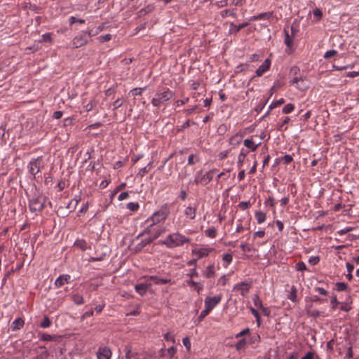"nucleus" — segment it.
<instances>
[{
  "instance_id": "obj_1",
  "label": "nucleus",
  "mask_w": 359,
  "mask_h": 359,
  "mask_svg": "<svg viewBox=\"0 0 359 359\" xmlns=\"http://www.w3.org/2000/svg\"><path fill=\"white\" fill-rule=\"evenodd\" d=\"M170 215V209L167 205L161 206L157 211L154 212L149 217L144 221V232L154 233V237H158L163 233V229L158 226L163 222Z\"/></svg>"
},
{
  "instance_id": "obj_2",
  "label": "nucleus",
  "mask_w": 359,
  "mask_h": 359,
  "mask_svg": "<svg viewBox=\"0 0 359 359\" xmlns=\"http://www.w3.org/2000/svg\"><path fill=\"white\" fill-rule=\"evenodd\" d=\"M190 241L191 238L180 232H174L168 235L164 240L161 241V243L165 245L168 248L172 249L189 243Z\"/></svg>"
},
{
  "instance_id": "obj_3",
  "label": "nucleus",
  "mask_w": 359,
  "mask_h": 359,
  "mask_svg": "<svg viewBox=\"0 0 359 359\" xmlns=\"http://www.w3.org/2000/svg\"><path fill=\"white\" fill-rule=\"evenodd\" d=\"M173 96L174 93L171 90L168 88H162L156 92L154 97L151 100V104L154 107H159Z\"/></svg>"
},
{
  "instance_id": "obj_4",
  "label": "nucleus",
  "mask_w": 359,
  "mask_h": 359,
  "mask_svg": "<svg viewBox=\"0 0 359 359\" xmlns=\"http://www.w3.org/2000/svg\"><path fill=\"white\" fill-rule=\"evenodd\" d=\"M46 198L43 196H37L29 200V207L32 212H40L44 208Z\"/></svg>"
},
{
  "instance_id": "obj_5",
  "label": "nucleus",
  "mask_w": 359,
  "mask_h": 359,
  "mask_svg": "<svg viewBox=\"0 0 359 359\" xmlns=\"http://www.w3.org/2000/svg\"><path fill=\"white\" fill-rule=\"evenodd\" d=\"M215 171V169H212L205 174H203L201 171L198 172L196 174L194 182L203 186L208 184L212 180Z\"/></svg>"
},
{
  "instance_id": "obj_6",
  "label": "nucleus",
  "mask_w": 359,
  "mask_h": 359,
  "mask_svg": "<svg viewBox=\"0 0 359 359\" xmlns=\"http://www.w3.org/2000/svg\"><path fill=\"white\" fill-rule=\"evenodd\" d=\"M89 37L88 32H81L74 37L72 41V48H78L86 45L88 41Z\"/></svg>"
},
{
  "instance_id": "obj_7",
  "label": "nucleus",
  "mask_w": 359,
  "mask_h": 359,
  "mask_svg": "<svg viewBox=\"0 0 359 359\" xmlns=\"http://www.w3.org/2000/svg\"><path fill=\"white\" fill-rule=\"evenodd\" d=\"M42 164L43 159L41 156L32 159L27 165L29 172L35 177L40 172Z\"/></svg>"
},
{
  "instance_id": "obj_8",
  "label": "nucleus",
  "mask_w": 359,
  "mask_h": 359,
  "mask_svg": "<svg viewBox=\"0 0 359 359\" xmlns=\"http://www.w3.org/2000/svg\"><path fill=\"white\" fill-rule=\"evenodd\" d=\"M257 137V135H252L243 140V144L248 149V151H249V152L255 151L261 145V140H259V142H256Z\"/></svg>"
},
{
  "instance_id": "obj_9",
  "label": "nucleus",
  "mask_w": 359,
  "mask_h": 359,
  "mask_svg": "<svg viewBox=\"0 0 359 359\" xmlns=\"http://www.w3.org/2000/svg\"><path fill=\"white\" fill-rule=\"evenodd\" d=\"M222 299V294H218L214 297H207L204 301L205 307L211 311L221 302Z\"/></svg>"
},
{
  "instance_id": "obj_10",
  "label": "nucleus",
  "mask_w": 359,
  "mask_h": 359,
  "mask_svg": "<svg viewBox=\"0 0 359 359\" xmlns=\"http://www.w3.org/2000/svg\"><path fill=\"white\" fill-rule=\"evenodd\" d=\"M97 359H111L112 352L109 347L101 346L96 353Z\"/></svg>"
},
{
  "instance_id": "obj_11",
  "label": "nucleus",
  "mask_w": 359,
  "mask_h": 359,
  "mask_svg": "<svg viewBox=\"0 0 359 359\" xmlns=\"http://www.w3.org/2000/svg\"><path fill=\"white\" fill-rule=\"evenodd\" d=\"M250 287H251L250 283L244 281V282H241V283L236 284L233 287V290L238 291L243 297H245L249 292Z\"/></svg>"
},
{
  "instance_id": "obj_12",
  "label": "nucleus",
  "mask_w": 359,
  "mask_h": 359,
  "mask_svg": "<svg viewBox=\"0 0 359 359\" xmlns=\"http://www.w3.org/2000/svg\"><path fill=\"white\" fill-rule=\"evenodd\" d=\"M271 65V60L269 58L266 59L264 62L257 68L255 72L256 76L258 77L262 76L267 71L269 70Z\"/></svg>"
},
{
  "instance_id": "obj_13",
  "label": "nucleus",
  "mask_w": 359,
  "mask_h": 359,
  "mask_svg": "<svg viewBox=\"0 0 359 359\" xmlns=\"http://www.w3.org/2000/svg\"><path fill=\"white\" fill-rule=\"evenodd\" d=\"M151 286L150 283H141L136 284L135 285V290L137 293H138L141 296H144L147 290Z\"/></svg>"
},
{
  "instance_id": "obj_14",
  "label": "nucleus",
  "mask_w": 359,
  "mask_h": 359,
  "mask_svg": "<svg viewBox=\"0 0 359 359\" xmlns=\"http://www.w3.org/2000/svg\"><path fill=\"white\" fill-rule=\"evenodd\" d=\"M197 205L191 206L189 205L185 208L184 214L185 217L189 219H194L196 215Z\"/></svg>"
},
{
  "instance_id": "obj_15",
  "label": "nucleus",
  "mask_w": 359,
  "mask_h": 359,
  "mask_svg": "<svg viewBox=\"0 0 359 359\" xmlns=\"http://www.w3.org/2000/svg\"><path fill=\"white\" fill-rule=\"evenodd\" d=\"M214 250L213 248H201L200 249H196L192 251L193 254L197 255L198 259H201L204 257H207L209 254Z\"/></svg>"
},
{
  "instance_id": "obj_16",
  "label": "nucleus",
  "mask_w": 359,
  "mask_h": 359,
  "mask_svg": "<svg viewBox=\"0 0 359 359\" xmlns=\"http://www.w3.org/2000/svg\"><path fill=\"white\" fill-rule=\"evenodd\" d=\"M71 279V276L68 274L60 275L55 281V285L57 287L63 286L65 283H68Z\"/></svg>"
},
{
  "instance_id": "obj_17",
  "label": "nucleus",
  "mask_w": 359,
  "mask_h": 359,
  "mask_svg": "<svg viewBox=\"0 0 359 359\" xmlns=\"http://www.w3.org/2000/svg\"><path fill=\"white\" fill-rule=\"evenodd\" d=\"M215 267L214 264L208 265L203 271V276L206 278H212L215 276Z\"/></svg>"
},
{
  "instance_id": "obj_18",
  "label": "nucleus",
  "mask_w": 359,
  "mask_h": 359,
  "mask_svg": "<svg viewBox=\"0 0 359 359\" xmlns=\"http://www.w3.org/2000/svg\"><path fill=\"white\" fill-rule=\"evenodd\" d=\"M248 154H249V151H248L247 149H245L243 148H242L241 149L240 153L238 156V161H237V165L238 168H241L243 165L245 158Z\"/></svg>"
},
{
  "instance_id": "obj_19",
  "label": "nucleus",
  "mask_w": 359,
  "mask_h": 359,
  "mask_svg": "<svg viewBox=\"0 0 359 359\" xmlns=\"http://www.w3.org/2000/svg\"><path fill=\"white\" fill-rule=\"evenodd\" d=\"M273 15V13L271 12H265L262 13L257 15H254L250 18V20L255 21V20H269Z\"/></svg>"
},
{
  "instance_id": "obj_20",
  "label": "nucleus",
  "mask_w": 359,
  "mask_h": 359,
  "mask_svg": "<svg viewBox=\"0 0 359 359\" xmlns=\"http://www.w3.org/2000/svg\"><path fill=\"white\" fill-rule=\"evenodd\" d=\"M25 325V321L22 318L15 319L11 324V328L13 331L20 330Z\"/></svg>"
},
{
  "instance_id": "obj_21",
  "label": "nucleus",
  "mask_w": 359,
  "mask_h": 359,
  "mask_svg": "<svg viewBox=\"0 0 359 359\" xmlns=\"http://www.w3.org/2000/svg\"><path fill=\"white\" fill-rule=\"evenodd\" d=\"M243 136L238 133H236L229 138V144L233 147L238 146L242 142Z\"/></svg>"
},
{
  "instance_id": "obj_22",
  "label": "nucleus",
  "mask_w": 359,
  "mask_h": 359,
  "mask_svg": "<svg viewBox=\"0 0 359 359\" xmlns=\"http://www.w3.org/2000/svg\"><path fill=\"white\" fill-rule=\"evenodd\" d=\"M284 43L287 46V49L285 50V52L287 53L288 54L291 53V52H292L291 48H292L293 40H292V38L291 36H290L289 34L286 32L285 34Z\"/></svg>"
},
{
  "instance_id": "obj_23",
  "label": "nucleus",
  "mask_w": 359,
  "mask_h": 359,
  "mask_svg": "<svg viewBox=\"0 0 359 359\" xmlns=\"http://www.w3.org/2000/svg\"><path fill=\"white\" fill-rule=\"evenodd\" d=\"M148 280H153L156 284H167L170 282V279L161 278L156 276H151L146 278Z\"/></svg>"
},
{
  "instance_id": "obj_24",
  "label": "nucleus",
  "mask_w": 359,
  "mask_h": 359,
  "mask_svg": "<svg viewBox=\"0 0 359 359\" xmlns=\"http://www.w3.org/2000/svg\"><path fill=\"white\" fill-rule=\"evenodd\" d=\"M74 245L83 251H85L88 248L87 242L83 239L76 240L74 243Z\"/></svg>"
},
{
  "instance_id": "obj_25",
  "label": "nucleus",
  "mask_w": 359,
  "mask_h": 359,
  "mask_svg": "<svg viewBox=\"0 0 359 359\" xmlns=\"http://www.w3.org/2000/svg\"><path fill=\"white\" fill-rule=\"evenodd\" d=\"M145 235H148V237L145 238L143 240V242H144V245L149 244L150 243H151L153 241H154L155 239H156L158 238V237H154V233H146V232H144V230L140 236H145Z\"/></svg>"
},
{
  "instance_id": "obj_26",
  "label": "nucleus",
  "mask_w": 359,
  "mask_h": 359,
  "mask_svg": "<svg viewBox=\"0 0 359 359\" xmlns=\"http://www.w3.org/2000/svg\"><path fill=\"white\" fill-rule=\"evenodd\" d=\"M255 217L258 224L264 223L266 219V214L260 210L256 211Z\"/></svg>"
},
{
  "instance_id": "obj_27",
  "label": "nucleus",
  "mask_w": 359,
  "mask_h": 359,
  "mask_svg": "<svg viewBox=\"0 0 359 359\" xmlns=\"http://www.w3.org/2000/svg\"><path fill=\"white\" fill-rule=\"evenodd\" d=\"M124 352L126 353V359H132L133 358L135 359V353L132 352V347L130 345L128 344L125 346Z\"/></svg>"
},
{
  "instance_id": "obj_28",
  "label": "nucleus",
  "mask_w": 359,
  "mask_h": 359,
  "mask_svg": "<svg viewBox=\"0 0 359 359\" xmlns=\"http://www.w3.org/2000/svg\"><path fill=\"white\" fill-rule=\"evenodd\" d=\"M106 28V25L104 23L99 25L96 29L94 31L93 29H90L88 32V36L90 37L92 36H95L98 34L100 32H102Z\"/></svg>"
},
{
  "instance_id": "obj_29",
  "label": "nucleus",
  "mask_w": 359,
  "mask_h": 359,
  "mask_svg": "<svg viewBox=\"0 0 359 359\" xmlns=\"http://www.w3.org/2000/svg\"><path fill=\"white\" fill-rule=\"evenodd\" d=\"M297 290L295 286L292 285L290 288V292L288 295V299L293 302L297 301Z\"/></svg>"
},
{
  "instance_id": "obj_30",
  "label": "nucleus",
  "mask_w": 359,
  "mask_h": 359,
  "mask_svg": "<svg viewBox=\"0 0 359 359\" xmlns=\"http://www.w3.org/2000/svg\"><path fill=\"white\" fill-rule=\"evenodd\" d=\"M72 300L76 305H81L84 303L83 297L79 293H76L73 295Z\"/></svg>"
},
{
  "instance_id": "obj_31",
  "label": "nucleus",
  "mask_w": 359,
  "mask_h": 359,
  "mask_svg": "<svg viewBox=\"0 0 359 359\" xmlns=\"http://www.w3.org/2000/svg\"><path fill=\"white\" fill-rule=\"evenodd\" d=\"M247 344H248V341L245 339H241L236 344V345H235L236 349L237 351L243 350L245 348Z\"/></svg>"
},
{
  "instance_id": "obj_32",
  "label": "nucleus",
  "mask_w": 359,
  "mask_h": 359,
  "mask_svg": "<svg viewBox=\"0 0 359 359\" xmlns=\"http://www.w3.org/2000/svg\"><path fill=\"white\" fill-rule=\"evenodd\" d=\"M351 303V298L348 297L347 299L346 302L341 304L340 309L341 311L348 312L351 309V306H350Z\"/></svg>"
},
{
  "instance_id": "obj_33",
  "label": "nucleus",
  "mask_w": 359,
  "mask_h": 359,
  "mask_svg": "<svg viewBox=\"0 0 359 359\" xmlns=\"http://www.w3.org/2000/svg\"><path fill=\"white\" fill-rule=\"evenodd\" d=\"M222 260L226 263V264H224V267L227 268L228 265L232 262L233 256L231 254H224Z\"/></svg>"
},
{
  "instance_id": "obj_34",
  "label": "nucleus",
  "mask_w": 359,
  "mask_h": 359,
  "mask_svg": "<svg viewBox=\"0 0 359 359\" xmlns=\"http://www.w3.org/2000/svg\"><path fill=\"white\" fill-rule=\"evenodd\" d=\"M205 233L207 236L214 238L217 236V229L215 227H211L205 230Z\"/></svg>"
},
{
  "instance_id": "obj_35",
  "label": "nucleus",
  "mask_w": 359,
  "mask_h": 359,
  "mask_svg": "<svg viewBox=\"0 0 359 359\" xmlns=\"http://www.w3.org/2000/svg\"><path fill=\"white\" fill-rule=\"evenodd\" d=\"M52 323L48 316H45L40 323V327L47 328L51 325Z\"/></svg>"
},
{
  "instance_id": "obj_36",
  "label": "nucleus",
  "mask_w": 359,
  "mask_h": 359,
  "mask_svg": "<svg viewBox=\"0 0 359 359\" xmlns=\"http://www.w3.org/2000/svg\"><path fill=\"white\" fill-rule=\"evenodd\" d=\"M151 167V163H148L147 166L144 167L139 171L138 175L140 176L141 177H143L146 174H147L149 172Z\"/></svg>"
},
{
  "instance_id": "obj_37",
  "label": "nucleus",
  "mask_w": 359,
  "mask_h": 359,
  "mask_svg": "<svg viewBox=\"0 0 359 359\" xmlns=\"http://www.w3.org/2000/svg\"><path fill=\"white\" fill-rule=\"evenodd\" d=\"M250 312L255 317L257 326L259 327L261 325V317L258 311L254 308H250Z\"/></svg>"
},
{
  "instance_id": "obj_38",
  "label": "nucleus",
  "mask_w": 359,
  "mask_h": 359,
  "mask_svg": "<svg viewBox=\"0 0 359 359\" xmlns=\"http://www.w3.org/2000/svg\"><path fill=\"white\" fill-rule=\"evenodd\" d=\"M229 281V277L227 275H223L221 276L217 280V285L224 286L227 284Z\"/></svg>"
},
{
  "instance_id": "obj_39",
  "label": "nucleus",
  "mask_w": 359,
  "mask_h": 359,
  "mask_svg": "<svg viewBox=\"0 0 359 359\" xmlns=\"http://www.w3.org/2000/svg\"><path fill=\"white\" fill-rule=\"evenodd\" d=\"M337 291H345L348 289V285L345 283L338 282L335 285Z\"/></svg>"
},
{
  "instance_id": "obj_40",
  "label": "nucleus",
  "mask_w": 359,
  "mask_h": 359,
  "mask_svg": "<svg viewBox=\"0 0 359 359\" xmlns=\"http://www.w3.org/2000/svg\"><path fill=\"white\" fill-rule=\"evenodd\" d=\"M294 109V105L293 104H287L283 109L284 114H290Z\"/></svg>"
},
{
  "instance_id": "obj_41",
  "label": "nucleus",
  "mask_w": 359,
  "mask_h": 359,
  "mask_svg": "<svg viewBox=\"0 0 359 359\" xmlns=\"http://www.w3.org/2000/svg\"><path fill=\"white\" fill-rule=\"evenodd\" d=\"M260 341V337L257 334L250 335L248 342L250 344L258 343Z\"/></svg>"
},
{
  "instance_id": "obj_42",
  "label": "nucleus",
  "mask_w": 359,
  "mask_h": 359,
  "mask_svg": "<svg viewBox=\"0 0 359 359\" xmlns=\"http://www.w3.org/2000/svg\"><path fill=\"white\" fill-rule=\"evenodd\" d=\"M220 15L223 18L227 17L228 15L233 16V17L236 16V13L233 11L228 10V9L222 11L220 13Z\"/></svg>"
},
{
  "instance_id": "obj_43",
  "label": "nucleus",
  "mask_w": 359,
  "mask_h": 359,
  "mask_svg": "<svg viewBox=\"0 0 359 359\" xmlns=\"http://www.w3.org/2000/svg\"><path fill=\"white\" fill-rule=\"evenodd\" d=\"M301 82V83H303L304 81L303 79H302L301 78H298V77H294L292 79L291 81V83L292 85H296V87L299 89H303L304 87L303 86H299V83Z\"/></svg>"
},
{
  "instance_id": "obj_44",
  "label": "nucleus",
  "mask_w": 359,
  "mask_h": 359,
  "mask_svg": "<svg viewBox=\"0 0 359 359\" xmlns=\"http://www.w3.org/2000/svg\"><path fill=\"white\" fill-rule=\"evenodd\" d=\"M285 102V100L283 98H280V100H277V101H275V102H273L270 106H269V109H273L277 107H279L280 106L281 104H283V103Z\"/></svg>"
},
{
  "instance_id": "obj_45",
  "label": "nucleus",
  "mask_w": 359,
  "mask_h": 359,
  "mask_svg": "<svg viewBox=\"0 0 359 359\" xmlns=\"http://www.w3.org/2000/svg\"><path fill=\"white\" fill-rule=\"evenodd\" d=\"M248 25V22H243L242 24H240L239 25L236 26L233 23L231 24V27H233L235 32H238L241 29L243 28L247 27Z\"/></svg>"
},
{
  "instance_id": "obj_46",
  "label": "nucleus",
  "mask_w": 359,
  "mask_h": 359,
  "mask_svg": "<svg viewBox=\"0 0 359 359\" xmlns=\"http://www.w3.org/2000/svg\"><path fill=\"white\" fill-rule=\"evenodd\" d=\"M140 208L137 203L130 202L127 204V208L131 211H137Z\"/></svg>"
},
{
  "instance_id": "obj_47",
  "label": "nucleus",
  "mask_w": 359,
  "mask_h": 359,
  "mask_svg": "<svg viewBox=\"0 0 359 359\" xmlns=\"http://www.w3.org/2000/svg\"><path fill=\"white\" fill-rule=\"evenodd\" d=\"M250 332V330L249 328H245V329L243 330L242 331H241L240 332H238V334H236V338L238 339V338L243 337L249 334Z\"/></svg>"
},
{
  "instance_id": "obj_48",
  "label": "nucleus",
  "mask_w": 359,
  "mask_h": 359,
  "mask_svg": "<svg viewBox=\"0 0 359 359\" xmlns=\"http://www.w3.org/2000/svg\"><path fill=\"white\" fill-rule=\"evenodd\" d=\"M240 209L244 210L248 209L251 206V203L249 201H242L238 205Z\"/></svg>"
},
{
  "instance_id": "obj_49",
  "label": "nucleus",
  "mask_w": 359,
  "mask_h": 359,
  "mask_svg": "<svg viewBox=\"0 0 359 359\" xmlns=\"http://www.w3.org/2000/svg\"><path fill=\"white\" fill-rule=\"evenodd\" d=\"M111 39V35L109 34H107L106 35L100 36L97 39L100 43H104L106 41H110Z\"/></svg>"
},
{
  "instance_id": "obj_50",
  "label": "nucleus",
  "mask_w": 359,
  "mask_h": 359,
  "mask_svg": "<svg viewBox=\"0 0 359 359\" xmlns=\"http://www.w3.org/2000/svg\"><path fill=\"white\" fill-rule=\"evenodd\" d=\"M337 54V51L335 50H327V52H325V53L324 55V58L329 59V58L336 55Z\"/></svg>"
},
{
  "instance_id": "obj_51",
  "label": "nucleus",
  "mask_w": 359,
  "mask_h": 359,
  "mask_svg": "<svg viewBox=\"0 0 359 359\" xmlns=\"http://www.w3.org/2000/svg\"><path fill=\"white\" fill-rule=\"evenodd\" d=\"M295 268L299 271H304L306 270V266L303 262L297 263Z\"/></svg>"
},
{
  "instance_id": "obj_52",
  "label": "nucleus",
  "mask_w": 359,
  "mask_h": 359,
  "mask_svg": "<svg viewBox=\"0 0 359 359\" xmlns=\"http://www.w3.org/2000/svg\"><path fill=\"white\" fill-rule=\"evenodd\" d=\"M253 302H254L255 306H257V308H259V309L262 308L263 304H262V300L259 299V297L257 295H256L254 297Z\"/></svg>"
},
{
  "instance_id": "obj_53",
  "label": "nucleus",
  "mask_w": 359,
  "mask_h": 359,
  "mask_svg": "<svg viewBox=\"0 0 359 359\" xmlns=\"http://www.w3.org/2000/svg\"><path fill=\"white\" fill-rule=\"evenodd\" d=\"M210 311L208 310L207 308L205 307V309L201 312L198 319L200 321L203 320L205 317H206L209 313Z\"/></svg>"
},
{
  "instance_id": "obj_54",
  "label": "nucleus",
  "mask_w": 359,
  "mask_h": 359,
  "mask_svg": "<svg viewBox=\"0 0 359 359\" xmlns=\"http://www.w3.org/2000/svg\"><path fill=\"white\" fill-rule=\"evenodd\" d=\"M176 352H177V348L175 346H172L167 350V353L170 358L174 357Z\"/></svg>"
},
{
  "instance_id": "obj_55",
  "label": "nucleus",
  "mask_w": 359,
  "mask_h": 359,
  "mask_svg": "<svg viewBox=\"0 0 359 359\" xmlns=\"http://www.w3.org/2000/svg\"><path fill=\"white\" fill-rule=\"evenodd\" d=\"M196 161H198V159L197 157L194 155L191 154L188 158V165H194L196 163Z\"/></svg>"
},
{
  "instance_id": "obj_56",
  "label": "nucleus",
  "mask_w": 359,
  "mask_h": 359,
  "mask_svg": "<svg viewBox=\"0 0 359 359\" xmlns=\"http://www.w3.org/2000/svg\"><path fill=\"white\" fill-rule=\"evenodd\" d=\"M320 262V258L318 256H313V257H311L309 259V262L311 264V265H316L317 264L318 262Z\"/></svg>"
},
{
  "instance_id": "obj_57",
  "label": "nucleus",
  "mask_w": 359,
  "mask_h": 359,
  "mask_svg": "<svg viewBox=\"0 0 359 359\" xmlns=\"http://www.w3.org/2000/svg\"><path fill=\"white\" fill-rule=\"evenodd\" d=\"M189 98H188V97H187L184 100H178L175 102V103L174 104L175 105V107H178L185 104L187 102H189Z\"/></svg>"
},
{
  "instance_id": "obj_58",
  "label": "nucleus",
  "mask_w": 359,
  "mask_h": 359,
  "mask_svg": "<svg viewBox=\"0 0 359 359\" xmlns=\"http://www.w3.org/2000/svg\"><path fill=\"white\" fill-rule=\"evenodd\" d=\"M69 24L72 25L75 22L84 23L85 20L83 19H76L74 16H71L69 19Z\"/></svg>"
},
{
  "instance_id": "obj_59",
  "label": "nucleus",
  "mask_w": 359,
  "mask_h": 359,
  "mask_svg": "<svg viewBox=\"0 0 359 359\" xmlns=\"http://www.w3.org/2000/svg\"><path fill=\"white\" fill-rule=\"evenodd\" d=\"M229 152H230V150H225V151H222L219 152V154H218L219 159L223 160V159L226 158L227 157V156L229 155Z\"/></svg>"
},
{
  "instance_id": "obj_60",
  "label": "nucleus",
  "mask_w": 359,
  "mask_h": 359,
  "mask_svg": "<svg viewBox=\"0 0 359 359\" xmlns=\"http://www.w3.org/2000/svg\"><path fill=\"white\" fill-rule=\"evenodd\" d=\"M353 229L352 227H346L344 229H342L339 231H337V233L342 236V235H345L347 233L351 231Z\"/></svg>"
},
{
  "instance_id": "obj_61",
  "label": "nucleus",
  "mask_w": 359,
  "mask_h": 359,
  "mask_svg": "<svg viewBox=\"0 0 359 359\" xmlns=\"http://www.w3.org/2000/svg\"><path fill=\"white\" fill-rule=\"evenodd\" d=\"M184 346L187 348L188 351L190 350L191 348V341L189 337H185L182 340Z\"/></svg>"
},
{
  "instance_id": "obj_62",
  "label": "nucleus",
  "mask_w": 359,
  "mask_h": 359,
  "mask_svg": "<svg viewBox=\"0 0 359 359\" xmlns=\"http://www.w3.org/2000/svg\"><path fill=\"white\" fill-rule=\"evenodd\" d=\"M315 355H316V354L314 352L309 351L301 359H314Z\"/></svg>"
},
{
  "instance_id": "obj_63",
  "label": "nucleus",
  "mask_w": 359,
  "mask_h": 359,
  "mask_svg": "<svg viewBox=\"0 0 359 359\" xmlns=\"http://www.w3.org/2000/svg\"><path fill=\"white\" fill-rule=\"evenodd\" d=\"M282 161L285 164H288L292 161V157L290 155L287 154L282 158Z\"/></svg>"
},
{
  "instance_id": "obj_64",
  "label": "nucleus",
  "mask_w": 359,
  "mask_h": 359,
  "mask_svg": "<svg viewBox=\"0 0 359 359\" xmlns=\"http://www.w3.org/2000/svg\"><path fill=\"white\" fill-rule=\"evenodd\" d=\"M41 339L43 341H50L53 340V336L49 334L44 333L41 335Z\"/></svg>"
}]
</instances>
